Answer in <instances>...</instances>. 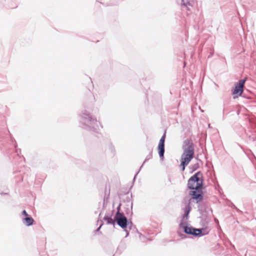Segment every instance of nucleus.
<instances>
[{"label":"nucleus","mask_w":256,"mask_h":256,"mask_svg":"<svg viewBox=\"0 0 256 256\" xmlns=\"http://www.w3.org/2000/svg\"><path fill=\"white\" fill-rule=\"evenodd\" d=\"M98 114V108L94 105L85 106L78 114L80 126L88 130L96 131L101 125L96 116Z\"/></svg>","instance_id":"f257e3e1"},{"label":"nucleus","mask_w":256,"mask_h":256,"mask_svg":"<svg viewBox=\"0 0 256 256\" xmlns=\"http://www.w3.org/2000/svg\"><path fill=\"white\" fill-rule=\"evenodd\" d=\"M183 152L180 160V166L182 171H184L186 167L194 156V148L192 141L190 139L185 140L182 146Z\"/></svg>","instance_id":"f03ea898"},{"label":"nucleus","mask_w":256,"mask_h":256,"mask_svg":"<svg viewBox=\"0 0 256 256\" xmlns=\"http://www.w3.org/2000/svg\"><path fill=\"white\" fill-rule=\"evenodd\" d=\"M114 210H112L111 214H106L104 216V220L106 221L108 224L115 225V222H116L118 226L124 230L126 232V237L128 235V232L126 230L128 226L130 227L132 223L128 222V218L124 215V214H118L117 216H114V219H112V216L113 215Z\"/></svg>","instance_id":"7ed1b4c3"},{"label":"nucleus","mask_w":256,"mask_h":256,"mask_svg":"<svg viewBox=\"0 0 256 256\" xmlns=\"http://www.w3.org/2000/svg\"><path fill=\"white\" fill-rule=\"evenodd\" d=\"M204 180L202 176V173L198 171L192 176L188 180L187 188L191 190L196 189L198 184L203 186Z\"/></svg>","instance_id":"20e7f679"},{"label":"nucleus","mask_w":256,"mask_h":256,"mask_svg":"<svg viewBox=\"0 0 256 256\" xmlns=\"http://www.w3.org/2000/svg\"><path fill=\"white\" fill-rule=\"evenodd\" d=\"M203 189L204 186L198 184L196 190H190L189 192V194L191 196L192 199L195 200L197 204L202 201L204 198Z\"/></svg>","instance_id":"39448f33"},{"label":"nucleus","mask_w":256,"mask_h":256,"mask_svg":"<svg viewBox=\"0 0 256 256\" xmlns=\"http://www.w3.org/2000/svg\"><path fill=\"white\" fill-rule=\"evenodd\" d=\"M184 212L181 216L180 223L186 224L189 218V214L192 210V206L189 202L184 208Z\"/></svg>","instance_id":"423d86ee"},{"label":"nucleus","mask_w":256,"mask_h":256,"mask_svg":"<svg viewBox=\"0 0 256 256\" xmlns=\"http://www.w3.org/2000/svg\"><path fill=\"white\" fill-rule=\"evenodd\" d=\"M180 227L183 230L184 232L188 235H192L194 236L196 228L192 226H189L188 223L184 224H180Z\"/></svg>","instance_id":"0eeeda50"},{"label":"nucleus","mask_w":256,"mask_h":256,"mask_svg":"<svg viewBox=\"0 0 256 256\" xmlns=\"http://www.w3.org/2000/svg\"><path fill=\"white\" fill-rule=\"evenodd\" d=\"M243 88L242 86L238 84L237 82L235 84L234 88L232 90L234 99H236L239 96H242L244 91Z\"/></svg>","instance_id":"6e6552de"},{"label":"nucleus","mask_w":256,"mask_h":256,"mask_svg":"<svg viewBox=\"0 0 256 256\" xmlns=\"http://www.w3.org/2000/svg\"><path fill=\"white\" fill-rule=\"evenodd\" d=\"M210 232V230L207 227L203 228H196L194 236L200 237L208 234Z\"/></svg>","instance_id":"1a4fd4ad"},{"label":"nucleus","mask_w":256,"mask_h":256,"mask_svg":"<svg viewBox=\"0 0 256 256\" xmlns=\"http://www.w3.org/2000/svg\"><path fill=\"white\" fill-rule=\"evenodd\" d=\"M22 223L26 226H29L33 224L34 222V220L32 216H28L27 217L22 218Z\"/></svg>","instance_id":"9d476101"},{"label":"nucleus","mask_w":256,"mask_h":256,"mask_svg":"<svg viewBox=\"0 0 256 256\" xmlns=\"http://www.w3.org/2000/svg\"><path fill=\"white\" fill-rule=\"evenodd\" d=\"M207 210V207L206 205L203 203H200L198 206V210L200 213L202 214L204 212H206Z\"/></svg>","instance_id":"9b49d317"},{"label":"nucleus","mask_w":256,"mask_h":256,"mask_svg":"<svg viewBox=\"0 0 256 256\" xmlns=\"http://www.w3.org/2000/svg\"><path fill=\"white\" fill-rule=\"evenodd\" d=\"M189 6H192L188 0H182L181 7L182 8H186V10H190Z\"/></svg>","instance_id":"f8f14e48"},{"label":"nucleus","mask_w":256,"mask_h":256,"mask_svg":"<svg viewBox=\"0 0 256 256\" xmlns=\"http://www.w3.org/2000/svg\"><path fill=\"white\" fill-rule=\"evenodd\" d=\"M199 164L198 163H196L194 164L190 165L189 168L192 170L191 172H193L197 169H198L199 168Z\"/></svg>","instance_id":"ddd939ff"},{"label":"nucleus","mask_w":256,"mask_h":256,"mask_svg":"<svg viewBox=\"0 0 256 256\" xmlns=\"http://www.w3.org/2000/svg\"><path fill=\"white\" fill-rule=\"evenodd\" d=\"M165 144H161V161L164 159V154L165 152Z\"/></svg>","instance_id":"4468645a"},{"label":"nucleus","mask_w":256,"mask_h":256,"mask_svg":"<svg viewBox=\"0 0 256 256\" xmlns=\"http://www.w3.org/2000/svg\"><path fill=\"white\" fill-rule=\"evenodd\" d=\"M166 130L165 129L164 130V134L161 136V142H162V144H165V140H166Z\"/></svg>","instance_id":"2eb2a0df"},{"label":"nucleus","mask_w":256,"mask_h":256,"mask_svg":"<svg viewBox=\"0 0 256 256\" xmlns=\"http://www.w3.org/2000/svg\"><path fill=\"white\" fill-rule=\"evenodd\" d=\"M246 80L247 78H245L244 79L240 80L237 83L244 87Z\"/></svg>","instance_id":"dca6fc26"},{"label":"nucleus","mask_w":256,"mask_h":256,"mask_svg":"<svg viewBox=\"0 0 256 256\" xmlns=\"http://www.w3.org/2000/svg\"><path fill=\"white\" fill-rule=\"evenodd\" d=\"M120 206H121V204L120 203L118 206L116 208V212L115 216H117L118 213L119 214H123V212H120Z\"/></svg>","instance_id":"f3484780"},{"label":"nucleus","mask_w":256,"mask_h":256,"mask_svg":"<svg viewBox=\"0 0 256 256\" xmlns=\"http://www.w3.org/2000/svg\"><path fill=\"white\" fill-rule=\"evenodd\" d=\"M228 205L231 208H236V206L230 200H228Z\"/></svg>","instance_id":"a211bd4d"},{"label":"nucleus","mask_w":256,"mask_h":256,"mask_svg":"<svg viewBox=\"0 0 256 256\" xmlns=\"http://www.w3.org/2000/svg\"><path fill=\"white\" fill-rule=\"evenodd\" d=\"M22 214L26 216V217L29 216L26 210H24L22 212Z\"/></svg>","instance_id":"6ab92c4d"},{"label":"nucleus","mask_w":256,"mask_h":256,"mask_svg":"<svg viewBox=\"0 0 256 256\" xmlns=\"http://www.w3.org/2000/svg\"><path fill=\"white\" fill-rule=\"evenodd\" d=\"M179 236L182 238V239H184L186 238V236L184 234H179Z\"/></svg>","instance_id":"aec40b11"},{"label":"nucleus","mask_w":256,"mask_h":256,"mask_svg":"<svg viewBox=\"0 0 256 256\" xmlns=\"http://www.w3.org/2000/svg\"><path fill=\"white\" fill-rule=\"evenodd\" d=\"M250 138L252 140L255 142V146H256V136L254 138L251 136H250Z\"/></svg>","instance_id":"412c9836"},{"label":"nucleus","mask_w":256,"mask_h":256,"mask_svg":"<svg viewBox=\"0 0 256 256\" xmlns=\"http://www.w3.org/2000/svg\"><path fill=\"white\" fill-rule=\"evenodd\" d=\"M160 142L158 144V154L160 156Z\"/></svg>","instance_id":"4be33fe9"},{"label":"nucleus","mask_w":256,"mask_h":256,"mask_svg":"<svg viewBox=\"0 0 256 256\" xmlns=\"http://www.w3.org/2000/svg\"><path fill=\"white\" fill-rule=\"evenodd\" d=\"M152 158V156L150 154L148 156L145 160L144 162Z\"/></svg>","instance_id":"5701e85b"},{"label":"nucleus","mask_w":256,"mask_h":256,"mask_svg":"<svg viewBox=\"0 0 256 256\" xmlns=\"http://www.w3.org/2000/svg\"><path fill=\"white\" fill-rule=\"evenodd\" d=\"M102 224H103L102 222H101V224H100V226H99V227L96 229V232H98V231L100 230V228H101L102 226Z\"/></svg>","instance_id":"b1692460"},{"label":"nucleus","mask_w":256,"mask_h":256,"mask_svg":"<svg viewBox=\"0 0 256 256\" xmlns=\"http://www.w3.org/2000/svg\"><path fill=\"white\" fill-rule=\"evenodd\" d=\"M234 208L238 212H242V211L240 210L236 206V208Z\"/></svg>","instance_id":"393cba45"},{"label":"nucleus","mask_w":256,"mask_h":256,"mask_svg":"<svg viewBox=\"0 0 256 256\" xmlns=\"http://www.w3.org/2000/svg\"><path fill=\"white\" fill-rule=\"evenodd\" d=\"M234 208L238 212H242V211L240 210L236 206V208Z\"/></svg>","instance_id":"a878e982"},{"label":"nucleus","mask_w":256,"mask_h":256,"mask_svg":"<svg viewBox=\"0 0 256 256\" xmlns=\"http://www.w3.org/2000/svg\"><path fill=\"white\" fill-rule=\"evenodd\" d=\"M138 172L136 174V175L134 176V180H135L136 176H137V174H138Z\"/></svg>","instance_id":"bb28decb"},{"label":"nucleus","mask_w":256,"mask_h":256,"mask_svg":"<svg viewBox=\"0 0 256 256\" xmlns=\"http://www.w3.org/2000/svg\"><path fill=\"white\" fill-rule=\"evenodd\" d=\"M0 194H6L7 193H3V192H0Z\"/></svg>","instance_id":"cd10ccee"},{"label":"nucleus","mask_w":256,"mask_h":256,"mask_svg":"<svg viewBox=\"0 0 256 256\" xmlns=\"http://www.w3.org/2000/svg\"><path fill=\"white\" fill-rule=\"evenodd\" d=\"M144 162L143 163V164H142V166H141V167H140V169H141V168L142 166L144 165Z\"/></svg>","instance_id":"c85d7f7f"},{"label":"nucleus","mask_w":256,"mask_h":256,"mask_svg":"<svg viewBox=\"0 0 256 256\" xmlns=\"http://www.w3.org/2000/svg\"><path fill=\"white\" fill-rule=\"evenodd\" d=\"M16 153H18V150H16Z\"/></svg>","instance_id":"c756f323"},{"label":"nucleus","mask_w":256,"mask_h":256,"mask_svg":"<svg viewBox=\"0 0 256 256\" xmlns=\"http://www.w3.org/2000/svg\"><path fill=\"white\" fill-rule=\"evenodd\" d=\"M208 128H210V124H208Z\"/></svg>","instance_id":"7c9ffc66"},{"label":"nucleus","mask_w":256,"mask_h":256,"mask_svg":"<svg viewBox=\"0 0 256 256\" xmlns=\"http://www.w3.org/2000/svg\"><path fill=\"white\" fill-rule=\"evenodd\" d=\"M12 138V140L13 141L14 140V138Z\"/></svg>","instance_id":"2f4dec72"}]
</instances>
